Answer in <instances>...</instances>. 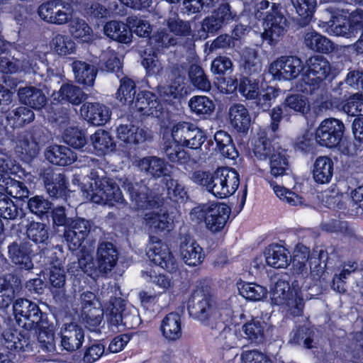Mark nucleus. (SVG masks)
I'll list each match as a JSON object with an SVG mask.
<instances>
[{
  "instance_id": "680f3d73",
  "label": "nucleus",
  "mask_w": 363,
  "mask_h": 363,
  "mask_svg": "<svg viewBox=\"0 0 363 363\" xmlns=\"http://www.w3.org/2000/svg\"><path fill=\"white\" fill-rule=\"evenodd\" d=\"M167 26L170 32L177 35L189 36L191 35L190 23L180 19L175 13L167 19Z\"/></svg>"
},
{
  "instance_id": "ea45409f",
  "label": "nucleus",
  "mask_w": 363,
  "mask_h": 363,
  "mask_svg": "<svg viewBox=\"0 0 363 363\" xmlns=\"http://www.w3.org/2000/svg\"><path fill=\"white\" fill-rule=\"evenodd\" d=\"M18 95L20 101L34 109H40L47 101L43 91L34 86H26L18 89Z\"/></svg>"
},
{
  "instance_id": "6e6552de",
  "label": "nucleus",
  "mask_w": 363,
  "mask_h": 363,
  "mask_svg": "<svg viewBox=\"0 0 363 363\" xmlns=\"http://www.w3.org/2000/svg\"><path fill=\"white\" fill-rule=\"evenodd\" d=\"M230 214V208L225 203H206L192 208L190 218L197 223L204 221L207 229L218 233L225 226Z\"/></svg>"
},
{
  "instance_id": "5701e85b",
  "label": "nucleus",
  "mask_w": 363,
  "mask_h": 363,
  "mask_svg": "<svg viewBox=\"0 0 363 363\" xmlns=\"http://www.w3.org/2000/svg\"><path fill=\"white\" fill-rule=\"evenodd\" d=\"M180 255L184 262L189 266H196L204 259L202 247L189 236L181 238Z\"/></svg>"
},
{
  "instance_id": "e433bc0d",
  "label": "nucleus",
  "mask_w": 363,
  "mask_h": 363,
  "mask_svg": "<svg viewBox=\"0 0 363 363\" xmlns=\"http://www.w3.org/2000/svg\"><path fill=\"white\" fill-rule=\"evenodd\" d=\"M268 159L272 176L277 178L287 174L289 168V155L286 149L277 145L276 151Z\"/></svg>"
},
{
  "instance_id": "c756f323",
  "label": "nucleus",
  "mask_w": 363,
  "mask_h": 363,
  "mask_svg": "<svg viewBox=\"0 0 363 363\" xmlns=\"http://www.w3.org/2000/svg\"><path fill=\"white\" fill-rule=\"evenodd\" d=\"M80 111L85 120L93 125H104L111 116L108 108L97 103L84 104Z\"/></svg>"
},
{
  "instance_id": "39448f33",
  "label": "nucleus",
  "mask_w": 363,
  "mask_h": 363,
  "mask_svg": "<svg viewBox=\"0 0 363 363\" xmlns=\"http://www.w3.org/2000/svg\"><path fill=\"white\" fill-rule=\"evenodd\" d=\"M328 26L336 36L347 38H356L357 40L353 44L354 50L357 54H363V10L356 9L348 13L347 16L333 14Z\"/></svg>"
},
{
  "instance_id": "4d7b16f0",
  "label": "nucleus",
  "mask_w": 363,
  "mask_h": 363,
  "mask_svg": "<svg viewBox=\"0 0 363 363\" xmlns=\"http://www.w3.org/2000/svg\"><path fill=\"white\" fill-rule=\"evenodd\" d=\"M69 30L72 35L82 42H88L92 38V30L83 19L78 18L71 21Z\"/></svg>"
},
{
  "instance_id": "8fccbe9b",
  "label": "nucleus",
  "mask_w": 363,
  "mask_h": 363,
  "mask_svg": "<svg viewBox=\"0 0 363 363\" xmlns=\"http://www.w3.org/2000/svg\"><path fill=\"white\" fill-rule=\"evenodd\" d=\"M217 149L223 156L230 159H235L238 156L230 135L224 130L217 131L214 135Z\"/></svg>"
},
{
  "instance_id": "603ef678",
  "label": "nucleus",
  "mask_w": 363,
  "mask_h": 363,
  "mask_svg": "<svg viewBox=\"0 0 363 363\" xmlns=\"http://www.w3.org/2000/svg\"><path fill=\"white\" fill-rule=\"evenodd\" d=\"M308 103V99L301 94H288L281 104L286 116H289L291 113H303L306 106Z\"/></svg>"
},
{
  "instance_id": "79ce46f5",
  "label": "nucleus",
  "mask_w": 363,
  "mask_h": 363,
  "mask_svg": "<svg viewBox=\"0 0 363 363\" xmlns=\"http://www.w3.org/2000/svg\"><path fill=\"white\" fill-rule=\"evenodd\" d=\"M52 97L58 101H65L78 105L86 99V95L79 87L65 84L61 86L58 91L53 93Z\"/></svg>"
},
{
  "instance_id": "72a5a7b5",
  "label": "nucleus",
  "mask_w": 363,
  "mask_h": 363,
  "mask_svg": "<svg viewBox=\"0 0 363 363\" xmlns=\"http://www.w3.org/2000/svg\"><path fill=\"white\" fill-rule=\"evenodd\" d=\"M297 13L296 24L301 28L310 24L317 9V0H291Z\"/></svg>"
},
{
  "instance_id": "f03ea898",
  "label": "nucleus",
  "mask_w": 363,
  "mask_h": 363,
  "mask_svg": "<svg viewBox=\"0 0 363 363\" xmlns=\"http://www.w3.org/2000/svg\"><path fill=\"white\" fill-rule=\"evenodd\" d=\"M190 179L194 184L220 199L233 195L240 184L238 173L228 167H219L213 172L195 170L191 173Z\"/></svg>"
},
{
  "instance_id": "2f4dec72",
  "label": "nucleus",
  "mask_w": 363,
  "mask_h": 363,
  "mask_svg": "<svg viewBox=\"0 0 363 363\" xmlns=\"http://www.w3.org/2000/svg\"><path fill=\"white\" fill-rule=\"evenodd\" d=\"M45 158L52 164L66 166L77 160V155L69 147L63 145L48 147L45 152Z\"/></svg>"
},
{
  "instance_id": "f257e3e1",
  "label": "nucleus",
  "mask_w": 363,
  "mask_h": 363,
  "mask_svg": "<svg viewBox=\"0 0 363 363\" xmlns=\"http://www.w3.org/2000/svg\"><path fill=\"white\" fill-rule=\"evenodd\" d=\"M291 274H283L277 279L270 297L273 305L287 308L294 315L299 316L303 313L304 300L300 282L303 278V272L306 270V259L301 261L291 259L290 255Z\"/></svg>"
},
{
  "instance_id": "338daca9",
  "label": "nucleus",
  "mask_w": 363,
  "mask_h": 363,
  "mask_svg": "<svg viewBox=\"0 0 363 363\" xmlns=\"http://www.w3.org/2000/svg\"><path fill=\"white\" fill-rule=\"evenodd\" d=\"M28 208L32 213L41 216L50 211L52 203L43 196L37 195L28 200Z\"/></svg>"
},
{
  "instance_id": "6e6d98bb",
  "label": "nucleus",
  "mask_w": 363,
  "mask_h": 363,
  "mask_svg": "<svg viewBox=\"0 0 363 363\" xmlns=\"http://www.w3.org/2000/svg\"><path fill=\"white\" fill-rule=\"evenodd\" d=\"M27 237L35 243H44L49 238V227L40 222H30L26 228Z\"/></svg>"
},
{
  "instance_id": "9b49d317",
  "label": "nucleus",
  "mask_w": 363,
  "mask_h": 363,
  "mask_svg": "<svg viewBox=\"0 0 363 363\" xmlns=\"http://www.w3.org/2000/svg\"><path fill=\"white\" fill-rule=\"evenodd\" d=\"M123 187L129 194L131 207L135 210L152 208L160 205L159 198L143 183L126 179Z\"/></svg>"
},
{
  "instance_id": "f8f14e48",
  "label": "nucleus",
  "mask_w": 363,
  "mask_h": 363,
  "mask_svg": "<svg viewBox=\"0 0 363 363\" xmlns=\"http://www.w3.org/2000/svg\"><path fill=\"white\" fill-rule=\"evenodd\" d=\"M13 313L18 325L26 330L39 326L43 313L38 306L27 298H18L13 305Z\"/></svg>"
},
{
  "instance_id": "c85d7f7f",
  "label": "nucleus",
  "mask_w": 363,
  "mask_h": 363,
  "mask_svg": "<svg viewBox=\"0 0 363 363\" xmlns=\"http://www.w3.org/2000/svg\"><path fill=\"white\" fill-rule=\"evenodd\" d=\"M251 143V150L259 160H267L277 149L274 140L268 137V133L264 129H259Z\"/></svg>"
},
{
  "instance_id": "774afa93",
  "label": "nucleus",
  "mask_w": 363,
  "mask_h": 363,
  "mask_svg": "<svg viewBox=\"0 0 363 363\" xmlns=\"http://www.w3.org/2000/svg\"><path fill=\"white\" fill-rule=\"evenodd\" d=\"M351 358L353 363H363V330L353 335L351 342Z\"/></svg>"
},
{
  "instance_id": "7c9ffc66",
  "label": "nucleus",
  "mask_w": 363,
  "mask_h": 363,
  "mask_svg": "<svg viewBox=\"0 0 363 363\" xmlns=\"http://www.w3.org/2000/svg\"><path fill=\"white\" fill-rule=\"evenodd\" d=\"M304 44L309 50L321 54H330L335 48L332 40L314 30L306 33Z\"/></svg>"
},
{
  "instance_id": "bb28decb",
  "label": "nucleus",
  "mask_w": 363,
  "mask_h": 363,
  "mask_svg": "<svg viewBox=\"0 0 363 363\" xmlns=\"http://www.w3.org/2000/svg\"><path fill=\"white\" fill-rule=\"evenodd\" d=\"M84 338V330L77 324H65L61 330V345L67 351L78 350Z\"/></svg>"
},
{
  "instance_id": "0eeeda50",
  "label": "nucleus",
  "mask_w": 363,
  "mask_h": 363,
  "mask_svg": "<svg viewBox=\"0 0 363 363\" xmlns=\"http://www.w3.org/2000/svg\"><path fill=\"white\" fill-rule=\"evenodd\" d=\"M305 71L298 82L299 91L312 95L320 87L322 83L331 73V65L323 56H312L306 60Z\"/></svg>"
},
{
  "instance_id": "09e8293b",
  "label": "nucleus",
  "mask_w": 363,
  "mask_h": 363,
  "mask_svg": "<svg viewBox=\"0 0 363 363\" xmlns=\"http://www.w3.org/2000/svg\"><path fill=\"white\" fill-rule=\"evenodd\" d=\"M180 145V143L172 138L164 142L162 150L171 162L185 164L190 157Z\"/></svg>"
},
{
  "instance_id": "0e129e2a",
  "label": "nucleus",
  "mask_w": 363,
  "mask_h": 363,
  "mask_svg": "<svg viewBox=\"0 0 363 363\" xmlns=\"http://www.w3.org/2000/svg\"><path fill=\"white\" fill-rule=\"evenodd\" d=\"M136 90L134 82L128 78H123L118 89L117 99L123 104L133 102Z\"/></svg>"
},
{
  "instance_id": "a18cd8bd",
  "label": "nucleus",
  "mask_w": 363,
  "mask_h": 363,
  "mask_svg": "<svg viewBox=\"0 0 363 363\" xmlns=\"http://www.w3.org/2000/svg\"><path fill=\"white\" fill-rule=\"evenodd\" d=\"M50 269L49 283L51 291L54 292L63 291L66 281V274L62 259H57L51 263Z\"/></svg>"
},
{
  "instance_id": "f3484780",
  "label": "nucleus",
  "mask_w": 363,
  "mask_h": 363,
  "mask_svg": "<svg viewBox=\"0 0 363 363\" xmlns=\"http://www.w3.org/2000/svg\"><path fill=\"white\" fill-rule=\"evenodd\" d=\"M302 61L296 56H281L270 64L269 72L274 79L291 80L303 71Z\"/></svg>"
},
{
  "instance_id": "f704fd0d",
  "label": "nucleus",
  "mask_w": 363,
  "mask_h": 363,
  "mask_svg": "<svg viewBox=\"0 0 363 363\" xmlns=\"http://www.w3.org/2000/svg\"><path fill=\"white\" fill-rule=\"evenodd\" d=\"M137 166L148 175L158 178L168 174L167 162L155 156L145 157L137 162Z\"/></svg>"
},
{
  "instance_id": "864d4df0",
  "label": "nucleus",
  "mask_w": 363,
  "mask_h": 363,
  "mask_svg": "<svg viewBox=\"0 0 363 363\" xmlns=\"http://www.w3.org/2000/svg\"><path fill=\"white\" fill-rule=\"evenodd\" d=\"M91 141L94 149L99 153L104 154L112 151L115 147L113 138L108 132L98 130L91 136Z\"/></svg>"
},
{
  "instance_id": "20e7f679",
  "label": "nucleus",
  "mask_w": 363,
  "mask_h": 363,
  "mask_svg": "<svg viewBox=\"0 0 363 363\" xmlns=\"http://www.w3.org/2000/svg\"><path fill=\"white\" fill-rule=\"evenodd\" d=\"M269 6L267 0H262L256 5L255 9V18L260 20L262 18L264 31L261 33L262 40L269 45H274L279 38L284 34L288 21L284 15V9L280 4L272 3L271 9L266 13L262 11L267 9Z\"/></svg>"
},
{
  "instance_id": "473e14b6",
  "label": "nucleus",
  "mask_w": 363,
  "mask_h": 363,
  "mask_svg": "<svg viewBox=\"0 0 363 363\" xmlns=\"http://www.w3.org/2000/svg\"><path fill=\"white\" fill-rule=\"evenodd\" d=\"M228 115L233 128L246 135L250 128V113L247 108L240 104H234L230 106Z\"/></svg>"
},
{
  "instance_id": "5fc2aeb1",
  "label": "nucleus",
  "mask_w": 363,
  "mask_h": 363,
  "mask_svg": "<svg viewBox=\"0 0 363 363\" xmlns=\"http://www.w3.org/2000/svg\"><path fill=\"white\" fill-rule=\"evenodd\" d=\"M189 77L191 84L196 89L203 91L211 89V82L201 66L196 64L191 65L189 69Z\"/></svg>"
},
{
  "instance_id": "4c0bfd02",
  "label": "nucleus",
  "mask_w": 363,
  "mask_h": 363,
  "mask_svg": "<svg viewBox=\"0 0 363 363\" xmlns=\"http://www.w3.org/2000/svg\"><path fill=\"white\" fill-rule=\"evenodd\" d=\"M128 23L121 21H111L104 27L106 35L119 43L128 44L132 41L133 34Z\"/></svg>"
},
{
  "instance_id": "6ab92c4d",
  "label": "nucleus",
  "mask_w": 363,
  "mask_h": 363,
  "mask_svg": "<svg viewBox=\"0 0 363 363\" xmlns=\"http://www.w3.org/2000/svg\"><path fill=\"white\" fill-rule=\"evenodd\" d=\"M91 228V221L84 218L70 220V223L65 228L63 235L69 248L72 250L78 249L87 238Z\"/></svg>"
},
{
  "instance_id": "393cba45",
  "label": "nucleus",
  "mask_w": 363,
  "mask_h": 363,
  "mask_svg": "<svg viewBox=\"0 0 363 363\" xmlns=\"http://www.w3.org/2000/svg\"><path fill=\"white\" fill-rule=\"evenodd\" d=\"M116 134L120 140L130 145L143 143L150 138L147 130L131 123L120 124Z\"/></svg>"
},
{
  "instance_id": "c03bdc74",
  "label": "nucleus",
  "mask_w": 363,
  "mask_h": 363,
  "mask_svg": "<svg viewBox=\"0 0 363 363\" xmlns=\"http://www.w3.org/2000/svg\"><path fill=\"white\" fill-rule=\"evenodd\" d=\"M162 332L164 337L169 340H177L182 336L181 319L177 313H170L162 322Z\"/></svg>"
},
{
  "instance_id": "37998d69",
  "label": "nucleus",
  "mask_w": 363,
  "mask_h": 363,
  "mask_svg": "<svg viewBox=\"0 0 363 363\" xmlns=\"http://www.w3.org/2000/svg\"><path fill=\"white\" fill-rule=\"evenodd\" d=\"M41 131L35 130L33 133H26L20 136L18 145L22 153H26L31 157L35 156L39 151V145L45 143V140L40 137Z\"/></svg>"
},
{
  "instance_id": "13d9d810",
  "label": "nucleus",
  "mask_w": 363,
  "mask_h": 363,
  "mask_svg": "<svg viewBox=\"0 0 363 363\" xmlns=\"http://www.w3.org/2000/svg\"><path fill=\"white\" fill-rule=\"evenodd\" d=\"M342 110L348 115L363 116V92L352 94L342 101Z\"/></svg>"
},
{
  "instance_id": "a211bd4d",
  "label": "nucleus",
  "mask_w": 363,
  "mask_h": 363,
  "mask_svg": "<svg viewBox=\"0 0 363 363\" xmlns=\"http://www.w3.org/2000/svg\"><path fill=\"white\" fill-rule=\"evenodd\" d=\"M147 255L156 265L169 272L177 269L176 260L169 247L155 236L150 238Z\"/></svg>"
},
{
  "instance_id": "4468645a",
  "label": "nucleus",
  "mask_w": 363,
  "mask_h": 363,
  "mask_svg": "<svg viewBox=\"0 0 363 363\" xmlns=\"http://www.w3.org/2000/svg\"><path fill=\"white\" fill-rule=\"evenodd\" d=\"M279 91V89L269 86L267 82H262L259 86V82H251V111L253 113L269 111Z\"/></svg>"
},
{
  "instance_id": "69168bd1",
  "label": "nucleus",
  "mask_w": 363,
  "mask_h": 363,
  "mask_svg": "<svg viewBox=\"0 0 363 363\" xmlns=\"http://www.w3.org/2000/svg\"><path fill=\"white\" fill-rule=\"evenodd\" d=\"M216 332L213 333L212 335H216L218 333V338L219 341L223 342L227 347H232L233 342L235 339V332L231 330L229 327L226 326L223 322L216 320L213 323V328Z\"/></svg>"
},
{
  "instance_id": "ddd939ff",
  "label": "nucleus",
  "mask_w": 363,
  "mask_h": 363,
  "mask_svg": "<svg viewBox=\"0 0 363 363\" xmlns=\"http://www.w3.org/2000/svg\"><path fill=\"white\" fill-rule=\"evenodd\" d=\"M72 11L69 4L62 0H52L40 5L38 13L44 21L60 26L71 20Z\"/></svg>"
},
{
  "instance_id": "9d476101",
  "label": "nucleus",
  "mask_w": 363,
  "mask_h": 363,
  "mask_svg": "<svg viewBox=\"0 0 363 363\" xmlns=\"http://www.w3.org/2000/svg\"><path fill=\"white\" fill-rule=\"evenodd\" d=\"M107 311L110 325L118 331L134 328L140 323L138 310L132 306H127L121 298H111Z\"/></svg>"
},
{
  "instance_id": "a878e982",
  "label": "nucleus",
  "mask_w": 363,
  "mask_h": 363,
  "mask_svg": "<svg viewBox=\"0 0 363 363\" xmlns=\"http://www.w3.org/2000/svg\"><path fill=\"white\" fill-rule=\"evenodd\" d=\"M267 264L275 268H286L290 265V252L278 243L269 245L264 251Z\"/></svg>"
},
{
  "instance_id": "c9c22d12",
  "label": "nucleus",
  "mask_w": 363,
  "mask_h": 363,
  "mask_svg": "<svg viewBox=\"0 0 363 363\" xmlns=\"http://www.w3.org/2000/svg\"><path fill=\"white\" fill-rule=\"evenodd\" d=\"M144 219L148 230L152 233L169 231L172 227V220L168 213L162 210L147 213Z\"/></svg>"
},
{
  "instance_id": "7ed1b4c3",
  "label": "nucleus",
  "mask_w": 363,
  "mask_h": 363,
  "mask_svg": "<svg viewBox=\"0 0 363 363\" xmlns=\"http://www.w3.org/2000/svg\"><path fill=\"white\" fill-rule=\"evenodd\" d=\"M88 177L90 180L89 186L84 184L81 186L82 191L86 194V199L98 204L108 206L127 203L118 185L107 177L104 169H92Z\"/></svg>"
},
{
  "instance_id": "412c9836",
  "label": "nucleus",
  "mask_w": 363,
  "mask_h": 363,
  "mask_svg": "<svg viewBox=\"0 0 363 363\" xmlns=\"http://www.w3.org/2000/svg\"><path fill=\"white\" fill-rule=\"evenodd\" d=\"M32 245L28 242L18 243L12 242L8 247L9 257L11 262L18 268L25 270H30L34 264L32 260Z\"/></svg>"
},
{
  "instance_id": "423d86ee",
  "label": "nucleus",
  "mask_w": 363,
  "mask_h": 363,
  "mask_svg": "<svg viewBox=\"0 0 363 363\" xmlns=\"http://www.w3.org/2000/svg\"><path fill=\"white\" fill-rule=\"evenodd\" d=\"M345 126L341 120L335 118H325L320 122L315 132L318 145L327 148L337 147L343 155H349L351 144L345 143Z\"/></svg>"
},
{
  "instance_id": "4be33fe9",
  "label": "nucleus",
  "mask_w": 363,
  "mask_h": 363,
  "mask_svg": "<svg viewBox=\"0 0 363 363\" xmlns=\"http://www.w3.org/2000/svg\"><path fill=\"white\" fill-rule=\"evenodd\" d=\"M118 254L116 247L110 242L99 244L96 250V261L99 271L103 274L111 272L116 266Z\"/></svg>"
},
{
  "instance_id": "dca6fc26",
  "label": "nucleus",
  "mask_w": 363,
  "mask_h": 363,
  "mask_svg": "<svg viewBox=\"0 0 363 363\" xmlns=\"http://www.w3.org/2000/svg\"><path fill=\"white\" fill-rule=\"evenodd\" d=\"M43 65L41 53L28 48H21L13 56V61L9 63L11 72L23 71L36 73Z\"/></svg>"
},
{
  "instance_id": "052dcab7",
  "label": "nucleus",
  "mask_w": 363,
  "mask_h": 363,
  "mask_svg": "<svg viewBox=\"0 0 363 363\" xmlns=\"http://www.w3.org/2000/svg\"><path fill=\"white\" fill-rule=\"evenodd\" d=\"M191 110L199 115L210 114L215 108L213 101L205 96H195L189 101Z\"/></svg>"
},
{
  "instance_id": "aec40b11",
  "label": "nucleus",
  "mask_w": 363,
  "mask_h": 363,
  "mask_svg": "<svg viewBox=\"0 0 363 363\" xmlns=\"http://www.w3.org/2000/svg\"><path fill=\"white\" fill-rule=\"evenodd\" d=\"M40 176L50 197L56 199H67L69 191L65 174L55 173L51 168H47L42 171Z\"/></svg>"
},
{
  "instance_id": "b1692460",
  "label": "nucleus",
  "mask_w": 363,
  "mask_h": 363,
  "mask_svg": "<svg viewBox=\"0 0 363 363\" xmlns=\"http://www.w3.org/2000/svg\"><path fill=\"white\" fill-rule=\"evenodd\" d=\"M135 107L143 115L156 118L160 117L163 109L157 96L149 91H143L138 94Z\"/></svg>"
},
{
  "instance_id": "2eb2a0df",
  "label": "nucleus",
  "mask_w": 363,
  "mask_h": 363,
  "mask_svg": "<svg viewBox=\"0 0 363 363\" xmlns=\"http://www.w3.org/2000/svg\"><path fill=\"white\" fill-rule=\"evenodd\" d=\"M172 138L182 146L198 149L205 141L203 133L194 124L182 121L172 128Z\"/></svg>"
},
{
  "instance_id": "cd10ccee",
  "label": "nucleus",
  "mask_w": 363,
  "mask_h": 363,
  "mask_svg": "<svg viewBox=\"0 0 363 363\" xmlns=\"http://www.w3.org/2000/svg\"><path fill=\"white\" fill-rule=\"evenodd\" d=\"M312 176L314 182L318 184L330 182L334 173V162L330 156H318L312 167Z\"/></svg>"
},
{
  "instance_id": "e2e57ef3",
  "label": "nucleus",
  "mask_w": 363,
  "mask_h": 363,
  "mask_svg": "<svg viewBox=\"0 0 363 363\" xmlns=\"http://www.w3.org/2000/svg\"><path fill=\"white\" fill-rule=\"evenodd\" d=\"M63 140L65 143L75 149H79L86 143L84 134L81 130L74 127L68 128L65 130Z\"/></svg>"
},
{
  "instance_id": "a19ab883",
  "label": "nucleus",
  "mask_w": 363,
  "mask_h": 363,
  "mask_svg": "<svg viewBox=\"0 0 363 363\" xmlns=\"http://www.w3.org/2000/svg\"><path fill=\"white\" fill-rule=\"evenodd\" d=\"M72 71L75 80L82 84L92 86L94 84L97 70L94 65L84 61L74 60L72 63Z\"/></svg>"
},
{
  "instance_id": "3c124183",
  "label": "nucleus",
  "mask_w": 363,
  "mask_h": 363,
  "mask_svg": "<svg viewBox=\"0 0 363 363\" xmlns=\"http://www.w3.org/2000/svg\"><path fill=\"white\" fill-rule=\"evenodd\" d=\"M316 142L312 133L306 131L301 135L296 138L294 149L296 152L303 156L313 155L316 152Z\"/></svg>"
},
{
  "instance_id": "58836bf2",
  "label": "nucleus",
  "mask_w": 363,
  "mask_h": 363,
  "mask_svg": "<svg viewBox=\"0 0 363 363\" xmlns=\"http://www.w3.org/2000/svg\"><path fill=\"white\" fill-rule=\"evenodd\" d=\"M4 345L11 350H27L31 348L28 333H21L16 330L9 328L2 333Z\"/></svg>"
},
{
  "instance_id": "de8ad7c7",
  "label": "nucleus",
  "mask_w": 363,
  "mask_h": 363,
  "mask_svg": "<svg viewBox=\"0 0 363 363\" xmlns=\"http://www.w3.org/2000/svg\"><path fill=\"white\" fill-rule=\"evenodd\" d=\"M25 216L19 208L6 194L0 191V217L7 220H16Z\"/></svg>"
},
{
  "instance_id": "1a4fd4ad",
  "label": "nucleus",
  "mask_w": 363,
  "mask_h": 363,
  "mask_svg": "<svg viewBox=\"0 0 363 363\" xmlns=\"http://www.w3.org/2000/svg\"><path fill=\"white\" fill-rule=\"evenodd\" d=\"M187 308L191 317L213 328V323L217 320L218 315L213 298L207 289L201 287L194 290Z\"/></svg>"
},
{
  "instance_id": "49530a36",
  "label": "nucleus",
  "mask_w": 363,
  "mask_h": 363,
  "mask_svg": "<svg viewBox=\"0 0 363 363\" xmlns=\"http://www.w3.org/2000/svg\"><path fill=\"white\" fill-rule=\"evenodd\" d=\"M0 190L4 191L7 196L10 195L20 200L28 198L30 194L28 188L23 182L12 179L11 177L1 181Z\"/></svg>"
},
{
  "instance_id": "bf43d9fd",
  "label": "nucleus",
  "mask_w": 363,
  "mask_h": 363,
  "mask_svg": "<svg viewBox=\"0 0 363 363\" xmlns=\"http://www.w3.org/2000/svg\"><path fill=\"white\" fill-rule=\"evenodd\" d=\"M150 44L153 49L160 50L176 44V39L165 29H159L150 38Z\"/></svg>"
}]
</instances>
